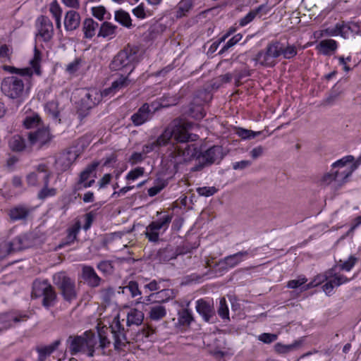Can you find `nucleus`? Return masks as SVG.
<instances>
[{
    "instance_id": "obj_16",
    "label": "nucleus",
    "mask_w": 361,
    "mask_h": 361,
    "mask_svg": "<svg viewBox=\"0 0 361 361\" xmlns=\"http://www.w3.org/2000/svg\"><path fill=\"white\" fill-rule=\"evenodd\" d=\"M37 27L39 35L44 41H49L52 38L54 34L53 24L48 17L39 16L37 20Z\"/></svg>"
},
{
    "instance_id": "obj_38",
    "label": "nucleus",
    "mask_w": 361,
    "mask_h": 361,
    "mask_svg": "<svg viewBox=\"0 0 361 361\" xmlns=\"http://www.w3.org/2000/svg\"><path fill=\"white\" fill-rule=\"evenodd\" d=\"M192 7V0H181L177 5L176 18H180L185 16Z\"/></svg>"
},
{
    "instance_id": "obj_9",
    "label": "nucleus",
    "mask_w": 361,
    "mask_h": 361,
    "mask_svg": "<svg viewBox=\"0 0 361 361\" xmlns=\"http://www.w3.org/2000/svg\"><path fill=\"white\" fill-rule=\"evenodd\" d=\"M53 281L65 301L71 303L77 299L78 290L74 279L65 272H59L54 275Z\"/></svg>"
},
{
    "instance_id": "obj_52",
    "label": "nucleus",
    "mask_w": 361,
    "mask_h": 361,
    "mask_svg": "<svg viewBox=\"0 0 361 361\" xmlns=\"http://www.w3.org/2000/svg\"><path fill=\"white\" fill-rule=\"evenodd\" d=\"M297 347L296 343H292L288 345L282 344L281 343H277L274 345V350L276 352L279 353H286L290 351L295 350Z\"/></svg>"
},
{
    "instance_id": "obj_62",
    "label": "nucleus",
    "mask_w": 361,
    "mask_h": 361,
    "mask_svg": "<svg viewBox=\"0 0 361 361\" xmlns=\"http://www.w3.org/2000/svg\"><path fill=\"white\" fill-rule=\"evenodd\" d=\"M95 216L94 212H90L85 215V224L83 225V229L87 231L91 227L92 222Z\"/></svg>"
},
{
    "instance_id": "obj_24",
    "label": "nucleus",
    "mask_w": 361,
    "mask_h": 361,
    "mask_svg": "<svg viewBox=\"0 0 361 361\" xmlns=\"http://www.w3.org/2000/svg\"><path fill=\"white\" fill-rule=\"evenodd\" d=\"M348 281H349V279L346 276L340 274H335L323 285L322 288L326 294L331 295L335 287L339 286Z\"/></svg>"
},
{
    "instance_id": "obj_39",
    "label": "nucleus",
    "mask_w": 361,
    "mask_h": 361,
    "mask_svg": "<svg viewBox=\"0 0 361 361\" xmlns=\"http://www.w3.org/2000/svg\"><path fill=\"white\" fill-rule=\"evenodd\" d=\"M99 163L95 161L89 164L80 174V178L77 183L82 184L90 177V175L97 169Z\"/></svg>"
},
{
    "instance_id": "obj_53",
    "label": "nucleus",
    "mask_w": 361,
    "mask_h": 361,
    "mask_svg": "<svg viewBox=\"0 0 361 361\" xmlns=\"http://www.w3.org/2000/svg\"><path fill=\"white\" fill-rule=\"evenodd\" d=\"M197 194L200 196L210 197L214 195L218 190L214 187H200L196 189Z\"/></svg>"
},
{
    "instance_id": "obj_46",
    "label": "nucleus",
    "mask_w": 361,
    "mask_h": 361,
    "mask_svg": "<svg viewBox=\"0 0 361 361\" xmlns=\"http://www.w3.org/2000/svg\"><path fill=\"white\" fill-rule=\"evenodd\" d=\"M251 75V71L247 68H244L241 70H235L233 72V78H235V85L240 86L241 80L245 77Z\"/></svg>"
},
{
    "instance_id": "obj_43",
    "label": "nucleus",
    "mask_w": 361,
    "mask_h": 361,
    "mask_svg": "<svg viewBox=\"0 0 361 361\" xmlns=\"http://www.w3.org/2000/svg\"><path fill=\"white\" fill-rule=\"evenodd\" d=\"M99 294L100 300L103 302L109 304L114 295V289L111 286L104 288L99 290Z\"/></svg>"
},
{
    "instance_id": "obj_30",
    "label": "nucleus",
    "mask_w": 361,
    "mask_h": 361,
    "mask_svg": "<svg viewBox=\"0 0 361 361\" xmlns=\"http://www.w3.org/2000/svg\"><path fill=\"white\" fill-rule=\"evenodd\" d=\"M194 321L192 310L185 307L178 312V324L180 326H188Z\"/></svg>"
},
{
    "instance_id": "obj_4",
    "label": "nucleus",
    "mask_w": 361,
    "mask_h": 361,
    "mask_svg": "<svg viewBox=\"0 0 361 361\" xmlns=\"http://www.w3.org/2000/svg\"><path fill=\"white\" fill-rule=\"evenodd\" d=\"M32 83L19 76H8L1 83L2 93L9 99L23 100L29 93Z\"/></svg>"
},
{
    "instance_id": "obj_27",
    "label": "nucleus",
    "mask_w": 361,
    "mask_h": 361,
    "mask_svg": "<svg viewBox=\"0 0 361 361\" xmlns=\"http://www.w3.org/2000/svg\"><path fill=\"white\" fill-rule=\"evenodd\" d=\"M61 344L60 340H56L51 344L45 346H37L36 351L38 353V361H45L47 356H49Z\"/></svg>"
},
{
    "instance_id": "obj_63",
    "label": "nucleus",
    "mask_w": 361,
    "mask_h": 361,
    "mask_svg": "<svg viewBox=\"0 0 361 361\" xmlns=\"http://www.w3.org/2000/svg\"><path fill=\"white\" fill-rule=\"evenodd\" d=\"M81 63L80 59H75L73 61L69 63L66 66V71L69 73H75L80 67Z\"/></svg>"
},
{
    "instance_id": "obj_41",
    "label": "nucleus",
    "mask_w": 361,
    "mask_h": 361,
    "mask_svg": "<svg viewBox=\"0 0 361 361\" xmlns=\"http://www.w3.org/2000/svg\"><path fill=\"white\" fill-rule=\"evenodd\" d=\"M46 111L52 116L54 120L61 121L59 118L60 112L59 111V104L56 101L51 100L47 103L45 106Z\"/></svg>"
},
{
    "instance_id": "obj_33",
    "label": "nucleus",
    "mask_w": 361,
    "mask_h": 361,
    "mask_svg": "<svg viewBox=\"0 0 361 361\" xmlns=\"http://www.w3.org/2000/svg\"><path fill=\"white\" fill-rule=\"evenodd\" d=\"M9 147L12 151L22 152L30 145L26 144L25 139L20 135H13L9 141Z\"/></svg>"
},
{
    "instance_id": "obj_32",
    "label": "nucleus",
    "mask_w": 361,
    "mask_h": 361,
    "mask_svg": "<svg viewBox=\"0 0 361 361\" xmlns=\"http://www.w3.org/2000/svg\"><path fill=\"white\" fill-rule=\"evenodd\" d=\"M117 28L118 27L116 25L108 21H105L102 23L99 29L97 37L104 38L110 37L112 38L115 35Z\"/></svg>"
},
{
    "instance_id": "obj_8",
    "label": "nucleus",
    "mask_w": 361,
    "mask_h": 361,
    "mask_svg": "<svg viewBox=\"0 0 361 361\" xmlns=\"http://www.w3.org/2000/svg\"><path fill=\"white\" fill-rule=\"evenodd\" d=\"M191 134H189L185 126L178 121L172 122L163 133L157 138L161 146L166 145L171 137L178 142H188L194 140Z\"/></svg>"
},
{
    "instance_id": "obj_23",
    "label": "nucleus",
    "mask_w": 361,
    "mask_h": 361,
    "mask_svg": "<svg viewBox=\"0 0 361 361\" xmlns=\"http://www.w3.org/2000/svg\"><path fill=\"white\" fill-rule=\"evenodd\" d=\"M49 180L50 173H46V175L43 176L44 185L37 195L38 200L43 201L48 197H51L56 195L57 189L55 188H49Z\"/></svg>"
},
{
    "instance_id": "obj_47",
    "label": "nucleus",
    "mask_w": 361,
    "mask_h": 361,
    "mask_svg": "<svg viewBox=\"0 0 361 361\" xmlns=\"http://www.w3.org/2000/svg\"><path fill=\"white\" fill-rule=\"evenodd\" d=\"M243 37V35L240 33L234 35L233 37L229 39L226 44L223 46L221 49L219 51V54H222L223 53L226 52L227 50H228L230 48L233 47L235 44H236L238 42L241 40Z\"/></svg>"
},
{
    "instance_id": "obj_7",
    "label": "nucleus",
    "mask_w": 361,
    "mask_h": 361,
    "mask_svg": "<svg viewBox=\"0 0 361 361\" xmlns=\"http://www.w3.org/2000/svg\"><path fill=\"white\" fill-rule=\"evenodd\" d=\"M197 152L195 158L197 164L190 169L193 172L202 171L214 164H219L225 156L223 147L219 145H214L204 152H201L197 145Z\"/></svg>"
},
{
    "instance_id": "obj_34",
    "label": "nucleus",
    "mask_w": 361,
    "mask_h": 361,
    "mask_svg": "<svg viewBox=\"0 0 361 361\" xmlns=\"http://www.w3.org/2000/svg\"><path fill=\"white\" fill-rule=\"evenodd\" d=\"M166 314V310L164 306L156 304L149 307V316L152 320L159 321L163 319Z\"/></svg>"
},
{
    "instance_id": "obj_64",
    "label": "nucleus",
    "mask_w": 361,
    "mask_h": 361,
    "mask_svg": "<svg viewBox=\"0 0 361 361\" xmlns=\"http://www.w3.org/2000/svg\"><path fill=\"white\" fill-rule=\"evenodd\" d=\"M144 154L142 152H133L130 159L129 162L131 165H135L137 164L141 163L144 159Z\"/></svg>"
},
{
    "instance_id": "obj_61",
    "label": "nucleus",
    "mask_w": 361,
    "mask_h": 361,
    "mask_svg": "<svg viewBox=\"0 0 361 361\" xmlns=\"http://www.w3.org/2000/svg\"><path fill=\"white\" fill-rule=\"evenodd\" d=\"M166 186L164 182H161L155 185L154 186L148 189V195L150 197H154L159 193Z\"/></svg>"
},
{
    "instance_id": "obj_18",
    "label": "nucleus",
    "mask_w": 361,
    "mask_h": 361,
    "mask_svg": "<svg viewBox=\"0 0 361 361\" xmlns=\"http://www.w3.org/2000/svg\"><path fill=\"white\" fill-rule=\"evenodd\" d=\"M33 208L25 204L16 205L8 211V216L12 221H26Z\"/></svg>"
},
{
    "instance_id": "obj_6",
    "label": "nucleus",
    "mask_w": 361,
    "mask_h": 361,
    "mask_svg": "<svg viewBox=\"0 0 361 361\" xmlns=\"http://www.w3.org/2000/svg\"><path fill=\"white\" fill-rule=\"evenodd\" d=\"M139 50L137 46L128 44L114 56L109 63L110 70L118 71L129 68L130 71L128 74H130L138 62Z\"/></svg>"
},
{
    "instance_id": "obj_15",
    "label": "nucleus",
    "mask_w": 361,
    "mask_h": 361,
    "mask_svg": "<svg viewBox=\"0 0 361 361\" xmlns=\"http://www.w3.org/2000/svg\"><path fill=\"white\" fill-rule=\"evenodd\" d=\"M255 251H256V249L252 251H240L235 254L226 256L219 262L218 265L221 266L222 269H226L233 268L238 265L241 262H243L244 259L247 257L250 254L254 255Z\"/></svg>"
},
{
    "instance_id": "obj_19",
    "label": "nucleus",
    "mask_w": 361,
    "mask_h": 361,
    "mask_svg": "<svg viewBox=\"0 0 361 361\" xmlns=\"http://www.w3.org/2000/svg\"><path fill=\"white\" fill-rule=\"evenodd\" d=\"M152 114L153 113L149 109V105L145 103L131 116L130 120L134 126H139L148 121L152 118Z\"/></svg>"
},
{
    "instance_id": "obj_21",
    "label": "nucleus",
    "mask_w": 361,
    "mask_h": 361,
    "mask_svg": "<svg viewBox=\"0 0 361 361\" xmlns=\"http://www.w3.org/2000/svg\"><path fill=\"white\" fill-rule=\"evenodd\" d=\"M129 75L130 74H128L126 76L121 75L118 78L112 82L109 87L103 90V95H104L105 97L114 95L118 90L128 87L130 82L128 78Z\"/></svg>"
},
{
    "instance_id": "obj_50",
    "label": "nucleus",
    "mask_w": 361,
    "mask_h": 361,
    "mask_svg": "<svg viewBox=\"0 0 361 361\" xmlns=\"http://www.w3.org/2000/svg\"><path fill=\"white\" fill-rule=\"evenodd\" d=\"M123 290H127L130 293L132 298L141 295L138 283L134 281H130L127 286L123 287ZM123 292H124V290H123Z\"/></svg>"
},
{
    "instance_id": "obj_12",
    "label": "nucleus",
    "mask_w": 361,
    "mask_h": 361,
    "mask_svg": "<svg viewBox=\"0 0 361 361\" xmlns=\"http://www.w3.org/2000/svg\"><path fill=\"white\" fill-rule=\"evenodd\" d=\"M171 220L172 216L167 214L156 221H152L145 228L146 238L152 243L159 242V235L168 229Z\"/></svg>"
},
{
    "instance_id": "obj_13",
    "label": "nucleus",
    "mask_w": 361,
    "mask_h": 361,
    "mask_svg": "<svg viewBox=\"0 0 361 361\" xmlns=\"http://www.w3.org/2000/svg\"><path fill=\"white\" fill-rule=\"evenodd\" d=\"M27 138L30 147L36 146L38 149H41L49 145L52 135L48 128H42L29 132Z\"/></svg>"
},
{
    "instance_id": "obj_28",
    "label": "nucleus",
    "mask_w": 361,
    "mask_h": 361,
    "mask_svg": "<svg viewBox=\"0 0 361 361\" xmlns=\"http://www.w3.org/2000/svg\"><path fill=\"white\" fill-rule=\"evenodd\" d=\"M99 27V24L92 18H85L82 22V30L84 33V37L87 39L92 38Z\"/></svg>"
},
{
    "instance_id": "obj_10",
    "label": "nucleus",
    "mask_w": 361,
    "mask_h": 361,
    "mask_svg": "<svg viewBox=\"0 0 361 361\" xmlns=\"http://www.w3.org/2000/svg\"><path fill=\"white\" fill-rule=\"evenodd\" d=\"M80 97L79 102V116H85L86 111L94 107L105 97L103 91L98 92L96 89H81L78 91Z\"/></svg>"
},
{
    "instance_id": "obj_49",
    "label": "nucleus",
    "mask_w": 361,
    "mask_h": 361,
    "mask_svg": "<svg viewBox=\"0 0 361 361\" xmlns=\"http://www.w3.org/2000/svg\"><path fill=\"white\" fill-rule=\"evenodd\" d=\"M361 164V157H360L355 162L345 163L343 168L345 170V176H350L353 172L357 169Z\"/></svg>"
},
{
    "instance_id": "obj_20",
    "label": "nucleus",
    "mask_w": 361,
    "mask_h": 361,
    "mask_svg": "<svg viewBox=\"0 0 361 361\" xmlns=\"http://www.w3.org/2000/svg\"><path fill=\"white\" fill-rule=\"evenodd\" d=\"M82 278L87 286L90 288H97L99 286L103 281L93 267L91 266H83L82 268Z\"/></svg>"
},
{
    "instance_id": "obj_60",
    "label": "nucleus",
    "mask_w": 361,
    "mask_h": 361,
    "mask_svg": "<svg viewBox=\"0 0 361 361\" xmlns=\"http://www.w3.org/2000/svg\"><path fill=\"white\" fill-rule=\"evenodd\" d=\"M336 29L339 30V35L343 38H348L349 35V32H350L349 23L345 24L344 23H337Z\"/></svg>"
},
{
    "instance_id": "obj_2",
    "label": "nucleus",
    "mask_w": 361,
    "mask_h": 361,
    "mask_svg": "<svg viewBox=\"0 0 361 361\" xmlns=\"http://www.w3.org/2000/svg\"><path fill=\"white\" fill-rule=\"evenodd\" d=\"M297 54L298 50L294 44L276 39L269 42L264 49L256 54L253 60L262 66L272 68L277 63L280 56L291 59Z\"/></svg>"
},
{
    "instance_id": "obj_5",
    "label": "nucleus",
    "mask_w": 361,
    "mask_h": 361,
    "mask_svg": "<svg viewBox=\"0 0 361 361\" xmlns=\"http://www.w3.org/2000/svg\"><path fill=\"white\" fill-rule=\"evenodd\" d=\"M180 145H172L166 152V159L176 171L179 166L195 160L197 156V145L181 142Z\"/></svg>"
},
{
    "instance_id": "obj_42",
    "label": "nucleus",
    "mask_w": 361,
    "mask_h": 361,
    "mask_svg": "<svg viewBox=\"0 0 361 361\" xmlns=\"http://www.w3.org/2000/svg\"><path fill=\"white\" fill-rule=\"evenodd\" d=\"M49 11L52 13L53 16L55 18L56 27L60 28L62 11L59 4L56 0L51 2V4H50Z\"/></svg>"
},
{
    "instance_id": "obj_29",
    "label": "nucleus",
    "mask_w": 361,
    "mask_h": 361,
    "mask_svg": "<svg viewBox=\"0 0 361 361\" xmlns=\"http://www.w3.org/2000/svg\"><path fill=\"white\" fill-rule=\"evenodd\" d=\"M144 320V313L137 309L133 308L127 314L126 324L128 326L132 325L140 326Z\"/></svg>"
},
{
    "instance_id": "obj_25",
    "label": "nucleus",
    "mask_w": 361,
    "mask_h": 361,
    "mask_svg": "<svg viewBox=\"0 0 361 361\" xmlns=\"http://www.w3.org/2000/svg\"><path fill=\"white\" fill-rule=\"evenodd\" d=\"M80 23V14L75 11H69L66 13L64 18V27L67 31L76 30Z\"/></svg>"
},
{
    "instance_id": "obj_1",
    "label": "nucleus",
    "mask_w": 361,
    "mask_h": 361,
    "mask_svg": "<svg viewBox=\"0 0 361 361\" xmlns=\"http://www.w3.org/2000/svg\"><path fill=\"white\" fill-rule=\"evenodd\" d=\"M114 341L116 350H123L128 343L126 331L121 324L119 316L114 318L109 327L103 326L98 330V336L91 330L86 331L81 335H71L66 340V347L72 355L79 353L88 357L106 355L105 349L111 345L109 334Z\"/></svg>"
},
{
    "instance_id": "obj_54",
    "label": "nucleus",
    "mask_w": 361,
    "mask_h": 361,
    "mask_svg": "<svg viewBox=\"0 0 361 361\" xmlns=\"http://www.w3.org/2000/svg\"><path fill=\"white\" fill-rule=\"evenodd\" d=\"M307 279L304 276H300L297 279H293L288 282L287 287L288 288L295 289L304 285Z\"/></svg>"
},
{
    "instance_id": "obj_26",
    "label": "nucleus",
    "mask_w": 361,
    "mask_h": 361,
    "mask_svg": "<svg viewBox=\"0 0 361 361\" xmlns=\"http://www.w3.org/2000/svg\"><path fill=\"white\" fill-rule=\"evenodd\" d=\"M51 286L47 280H35L32 283V298L43 297Z\"/></svg>"
},
{
    "instance_id": "obj_36",
    "label": "nucleus",
    "mask_w": 361,
    "mask_h": 361,
    "mask_svg": "<svg viewBox=\"0 0 361 361\" xmlns=\"http://www.w3.org/2000/svg\"><path fill=\"white\" fill-rule=\"evenodd\" d=\"M57 300V295L56 293L52 286L48 289V291L46 292L44 295L43 296L42 300V305L49 309L51 307L54 306Z\"/></svg>"
},
{
    "instance_id": "obj_14",
    "label": "nucleus",
    "mask_w": 361,
    "mask_h": 361,
    "mask_svg": "<svg viewBox=\"0 0 361 361\" xmlns=\"http://www.w3.org/2000/svg\"><path fill=\"white\" fill-rule=\"evenodd\" d=\"M29 316L26 313L19 312H6L0 314V331L7 329L13 326V323L18 324L27 321Z\"/></svg>"
},
{
    "instance_id": "obj_40",
    "label": "nucleus",
    "mask_w": 361,
    "mask_h": 361,
    "mask_svg": "<svg viewBox=\"0 0 361 361\" xmlns=\"http://www.w3.org/2000/svg\"><path fill=\"white\" fill-rule=\"evenodd\" d=\"M176 253L171 247L160 249L157 252V258L161 262H169L176 258Z\"/></svg>"
},
{
    "instance_id": "obj_45",
    "label": "nucleus",
    "mask_w": 361,
    "mask_h": 361,
    "mask_svg": "<svg viewBox=\"0 0 361 361\" xmlns=\"http://www.w3.org/2000/svg\"><path fill=\"white\" fill-rule=\"evenodd\" d=\"M261 133V131L255 132L253 130L245 129L243 128H238L235 132L236 135H238L239 137L244 140L253 139L256 136L260 135Z\"/></svg>"
},
{
    "instance_id": "obj_57",
    "label": "nucleus",
    "mask_w": 361,
    "mask_h": 361,
    "mask_svg": "<svg viewBox=\"0 0 361 361\" xmlns=\"http://www.w3.org/2000/svg\"><path fill=\"white\" fill-rule=\"evenodd\" d=\"M277 338L278 336L276 334L270 333H263L258 336L259 341L267 344L274 342Z\"/></svg>"
},
{
    "instance_id": "obj_3",
    "label": "nucleus",
    "mask_w": 361,
    "mask_h": 361,
    "mask_svg": "<svg viewBox=\"0 0 361 361\" xmlns=\"http://www.w3.org/2000/svg\"><path fill=\"white\" fill-rule=\"evenodd\" d=\"M354 161V157L345 156L331 164L330 171L324 173L319 180V185L322 187L331 186L334 190H338L348 182L349 176H345V170L343 168L345 163Z\"/></svg>"
},
{
    "instance_id": "obj_11",
    "label": "nucleus",
    "mask_w": 361,
    "mask_h": 361,
    "mask_svg": "<svg viewBox=\"0 0 361 361\" xmlns=\"http://www.w3.org/2000/svg\"><path fill=\"white\" fill-rule=\"evenodd\" d=\"M40 61H41V52L38 50V49L35 47L34 49V56L33 58L30 60V65L32 68H17L13 66H5L4 69L10 71L13 73H16V76L22 77L26 81H29L32 83V76L33 75V72L37 75H41V69H40Z\"/></svg>"
},
{
    "instance_id": "obj_51",
    "label": "nucleus",
    "mask_w": 361,
    "mask_h": 361,
    "mask_svg": "<svg viewBox=\"0 0 361 361\" xmlns=\"http://www.w3.org/2000/svg\"><path fill=\"white\" fill-rule=\"evenodd\" d=\"M357 261V258L355 256L350 255L349 258L344 262L340 260V267L341 269L345 270L346 271H349L352 269V268L355 266V263Z\"/></svg>"
},
{
    "instance_id": "obj_17",
    "label": "nucleus",
    "mask_w": 361,
    "mask_h": 361,
    "mask_svg": "<svg viewBox=\"0 0 361 361\" xmlns=\"http://www.w3.org/2000/svg\"><path fill=\"white\" fill-rule=\"evenodd\" d=\"M195 309L197 312L202 316L203 320L207 322H211L215 315L213 305L204 299L196 301Z\"/></svg>"
},
{
    "instance_id": "obj_22",
    "label": "nucleus",
    "mask_w": 361,
    "mask_h": 361,
    "mask_svg": "<svg viewBox=\"0 0 361 361\" xmlns=\"http://www.w3.org/2000/svg\"><path fill=\"white\" fill-rule=\"evenodd\" d=\"M8 245V250L10 254L20 251L29 247L30 242L26 235H20L10 242H4Z\"/></svg>"
},
{
    "instance_id": "obj_56",
    "label": "nucleus",
    "mask_w": 361,
    "mask_h": 361,
    "mask_svg": "<svg viewBox=\"0 0 361 361\" xmlns=\"http://www.w3.org/2000/svg\"><path fill=\"white\" fill-rule=\"evenodd\" d=\"M145 169L142 167H137L128 173L126 179L128 180H135L144 174Z\"/></svg>"
},
{
    "instance_id": "obj_35",
    "label": "nucleus",
    "mask_w": 361,
    "mask_h": 361,
    "mask_svg": "<svg viewBox=\"0 0 361 361\" xmlns=\"http://www.w3.org/2000/svg\"><path fill=\"white\" fill-rule=\"evenodd\" d=\"M267 8V5L262 4L256 8L251 10L245 16L239 20V25L241 27L245 26L252 22L255 18Z\"/></svg>"
},
{
    "instance_id": "obj_48",
    "label": "nucleus",
    "mask_w": 361,
    "mask_h": 361,
    "mask_svg": "<svg viewBox=\"0 0 361 361\" xmlns=\"http://www.w3.org/2000/svg\"><path fill=\"white\" fill-rule=\"evenodd\" d=\"M218 314L222 319H229L228 307L226 300L224 298H221L219 301V307L218 308Z\"/></svg>"
},
{
    "instance_id": "obj_44",
    "label": "nucleus",
    "mask_w": 361,
    "mask_h": 361,
    "mask_svg": "<svg viewBox=\"0 0 361 361\" xmlns=\"http://www.w3.org/2000/svg\"><path fill=\"white\" fill-rule=\"evenodd\" d=\"M79 227H72L68 230V234L66 237L65 240L59 245V247H63L65 245H70L73 243L76 238L77 235L79 232Z\"/></svg>"
},
{
    "instance_id": "obj_58",
    "label": "nucleus",
    "mask_w": 361,
    "mask_h": 361,
    "mask_svg": "<svg viewBox=\"0 0 361 361\" xmlns=\"http://www.w3.org/2000/svg\"><path fill=\"white\" fill-rule=\"evenodd\" d=\"M106 13V10L104 6H99L92 8V13L93 16L99 20H102L104 18V15Z\"/></svg>"
},
{
    "instance_id": "obj_59",
    "label": "nucleus",
    "mask_w": 361,
    "mask_h": 361,
    "mask_svg": "<svg viewBox=\"0 0 361 361\" xmlns=\"http://www.w3.org/2000/svg\"><path fill=\"white\" fill-rule=\"evenodd\" d=\"M160 147H161V145H159V142H157V140H156L152 142L144 145L142 152L144 154H147Z\"/></svg>"
},
{
    "instance_id": "obj_37",
    "label": "nucleus",
    "mask_w": 361,
    "mask_h": 361,
    "mask_svg": "<svg viewBox=\"0 0 361 361\" xmlns=\"http://www.w3.org/2000/svg\"><path fill=\"white\" fill-rule=\"evenodd\" d=\"M114 19L123 26L130 28L132 26V20L128 13L120 9L115 12Z\"/></svg>"
},
{
    "instance_id": "obj_31",
    "label": "nucleus",
    "mask_w": 361,
    "mask_h": 361,
    "mask_svg": "<svg viewBox=\"0 0 361 361\" xmlns=\"http://www.w3.org/2000/svg\"><path fill=\"white\" fill-rule=\"evenodd\" d=\"M338 45L334 39H323L319 42L317 46V49L324 55H329L331 51L337 49Z\"/></svg>"
},
{
    "instance_id": "obj_55",
    "label": "nucleus",
    "mask_w": 361,
    "mask_h": 361,
    "mask_svg": "<svg viewBox=\"0 0 361 361\" xmlns=\"http://www.w3.org/2000/svg\"><path fill=\"white\" fill-rule=\"evenodd\" d=\"M40 121V118L38 116H27L23 121V125L27 129H30L37 126Z\"/></svg>"
}]
</instances>
